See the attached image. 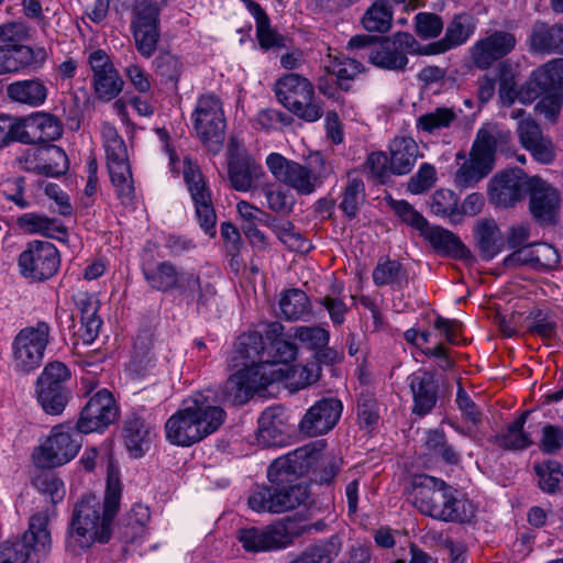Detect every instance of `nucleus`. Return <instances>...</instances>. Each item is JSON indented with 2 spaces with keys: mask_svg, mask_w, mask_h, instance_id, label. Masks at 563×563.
Listing matches in <instances>:
<instances>
[{
  "mask_svg": "<svg viewBox=\"0 0 563 563\" xmlns=\"http://www.w3.org/2000/svg\"><path fill=\"white\" fill-rule=\"evenodd\" d=\"M309 452L296 449L275 459L267 470L268 485L257 486L249 496L250 508L256 512L282 514L302 505L309 493L298 478L307 472Z\"/></svg>",
  "mask_w": 563,
  "mask_h": 563,
  "instance_id": "1",
  "label": "nucleus"
},
{
  "mask_svg": "<svg viewBox=\"0 0 563 563\" xmlns=\"http://www.w3.org/2000/svg\"><path fill=\"white\" fill-rule=\"evenodd\" d=\"M121 485L109 476L103 503L95 495L80 498L73 508L68 522L65 548L80 554L95 543L106 544L113 534V519L120 508Z\"/></svg>",
  "mask_w": 563,
  "mask_h": 563,
  "instance_id": "2",
  "label": "nucleus"
},
{
  "mask_svg": "<svg viewBox=\"0 0 563 563\" xmlns=\"http://www.w3.org/2000/svg\"><path fill=\"white\" fill-rule=\"evenodd\" d=\"M225 417L211 388L198 391L184 401L183 409L168 418L166 439L175 445L190 446L216 432Z\"/></svg>",
  "mask_w": 563,
  "mask_h": 563,
  "instance_id": "3",
  "label": "nucleus"
},
{
  "mask_svg": "<svg viewBox=\"0 0 563 563\" xmlns=\"http://www.w3.org/2000/svg\"><path fill=\"white\" fill-rule=\"evenodd\" d=\"M409 499L421 515L439 521L464 523L474 517L472 504L456 488L431 475L412 477Z\"/></svg>",
  "mask_w": 563,
  "mask_h": 563,
  "instance_id": "4",
  "label": "nucleus"
},
{
  "mask_svg": "<svg viewBox=\"0 0 563 563\" xmlns=\"http://www.w3.org/2000/svg\"><path fill=\"white\" fill-rule=\"evenodd\" d=\"M347 47L362 51L356 56L366 57L374 66L398 73L407 69L408 54L427 55L424 45L412 34L401 31L380 38L367 34L355 35L350 38Z\"/></svg>",
  "mask_w": 563,
  "mask_h": 563,
  "instance_id": "5",
  "label": "nucleus"
},
{
  "mask_svg": "<svg viewBox=\"0 0 563 563\" xmlns=\"http://www.w3.org/2000/svg\"><path fill=\"white\" fill-rule=\"evenodd\" d=\"M306 531L303 520L288 516L263 527H243L236 539L246 552L257 553L285 549Z\"/></svg>",
  "mask_w": 563,
  "mask_h": 563,
  "instance_id": "6",
  "label": "nucleus"
},
{
  "mask_svg": "<svg viewBox=\"0 0 563 563\" xmlns=\"http://www.w3.org/2000/svg\"><path fill=\"white\" fill-rule=\"evenodd\" d=\"M509 132L492 133L488 130H478L473 142L470 158L455 173L454 184L463 190L475 186L485 178L495 166V154L499 143H507Z\"/></svg>",
  "mask_w": 563,
  "mask_h": 563,
  "instance_id": "7",
  "label": "nucleus"
},
{
  "mask_svg": "<svg viewBox=\"0 0 563 563\" xmlns=\"http://www.w3.org/2000/svg\"><path fill=\"white\" fill-rule=\"evenodd\" d=\"M101 133L107 167L117 197L123 206H131L135 199V188L125 142L111 124H103Z\"/></svg>",
  "mask_w": 563,
  "mask_h": 563,
  "instance_id": "8",
  "label": "nucleus"
},
{
  "mask_svg": "<svg viewBox=\"0 0 563 563\" xmlns=\"http://www.w3.org/2000/svg\"><path fill=\"white\" fill-rule=\"evenodd\" d=\"M267 366L253 365L242 368L232 374L220 390H213L217 405L222 404L243 405L247 402L254 393L265 389L269 384L283 380L284 373L282 371H269Z\"/></svg>",
  "mask_w": 563,
  "mask_h": 563,
  "instance_id": "9",
  "label": "nucleus"
},
{
  "mask_svg": "<svg viewBox=\"0 0 563 563\" xmlns=\"http://www.w3.org/2000/svg\"><path fill=\"white\" fill-rule=\"evenodd\" d=\"M49 341L51 325L45 321L22 328L11 344L13 371L19 375H30L38 369Z\"/></svg>",
  "mask_w": 563,
  "mask_h": 563,
  "instance_id": "10",
  "label": "nucleus"
},
{
  "mask_svg": "<svg viewBox=\"0 0 563 563\" xmlns=\"http://www.w3.org/2000/svg\"><path fill=\"white\" fill-rule=\"evenodd\" d=\"M278 101L291 113L306 122H316L322 114V107L314 100L312 82L296 73H289L275 84Z\"/></svg>",
  "mask_w": 563,
  "mask_h": 563,
  "instance_id": "11",
  "label": "nucleus"
},
{
  "mask_svg": "<svg viewBox=\"0 0 563 563\" xmlns=\"http://www.w3.org/2000/svg\"><path fill=\"white\" fill-rule=\"evenodd\" d=\"M48 516L37 512L30 519L29 529L20 539L0 543V563H26L32 553L37 558L46 555L51 545L47 530Z\"/></svg>",
  "mask_w": 563,
  "mask_h": 563,
  "instance_id": "12",
  "label": "nucleus"
},
{
  "mask_svg": "<svg viewBox=\"0 0 563 563\" xmlns=\"http://www.w3.org/2000/svg\"><path fill=\"white\" fill-rule=\"evenodd\" d=\"M70 379L69 368L59 361L45 365L35 383V395L43 411L51 416L64 412L71 398V391L66 383Z\"/></svg>",
  "mask_w": 563,
  "mask_h": 563,
  "instance_id": "13",
  "label": "nucleus"
},
{
  "mask_svg": "<svg viewBox=\"0 0 563 563\" xmlns=\"http://www.w3.org/2000/svg\"><path fill=\"white\" fill-rule=\"evenodd\" d=\"M183 175L200 228L210 236H214L217 214L212 203V194L200 167L188 156L184 158Z\"/></svg>",
  "mask_w": 563,
  "mask_h": 563,
  "instance_id": "14",
  "label": "nucleus"
},
{
  "mask_svg": "<svg viewBox=\"0 0 563 563\" xmlns=\"http://www.w3.org/2000/svg\"><path fill=\"white\" fill-rule=\"evenodd\" d=\"M194 129L206 145H221L224 141L225 118L222 103L214 93L201 95L191 114Z\"/></svg>",
  "mask_w": 563,
  "mask_h": 563,
  "instance_id": "15",
  "label": "nucleus"
},
{
  "mask_svg": "<svg viewBox=\"0 0 563 563\" xmlns=\"http://www.w3.org/2000/svg\"><path fill=\"white\" fill-rule=\"evenodd\" d=\"M60 265L56 246L48 241H32L19 256L23 277L32 282H44L53 277Z\"/></svg>",
  "mask_w": 563,
  "mask_h": 563,
  "instance_id": "16",
  "label": "nucleus"
},
{
  "mask_svg": "<svg viewBox=\"0 0 563 563\" xmlns=\"http://www.w3.org/2000/svg\"><path fill=\"white\" fill-rule=\"evenodd\" d=\"M266 165L276 180L292 188L300 196L311 195L319 184V177L310 167L287 159L279 153L269 154Z\"/></svg>",
  "mask_w": 563,
  "mask_h": 563,
  "instance_id": "17",
  "label": "nucleus"
},
{
  "mask_svg": "<svg viewBox=\"0 0 563 563\" xmlns=\"http://www.w3.org/2000/svg\"><path fill=\"white\" fill-rule=\"evenodd\" d=\"M119 417V408L113 395L107 389H100L89 398L80 411L76 422L79 433L102 432Z\"/></svg>",
  "mask_w": 563,
  "mask_h": 563,
  "instance_id": "18",
  "label": "nucleus"
},
{
  "mask_svg": "<svg viewBox=\"0 0 563 563\" xmlns=\"http://www.w3.org/2000/svg\"><path fill=\"white\" fill-rule=\"evenodd\" d=\"M517 45L512 32L494 30L478 38L470 48L468 54L473 65L481 69H489L496 62L508 56Z\"/></svg>",
  "mask_w": 563,
  "mask_h": 563,
  "instance_id": "19",
  "label": "nucleus"
},
{
  "mask_svg": "<svg viewBox=\"0 0 563 563\" xmlns=\"http://www.w3.org/2000/svg\"><path fill=\"white\" fill-rule=\"evenodd\" d=\"M80 434L77 430L76 432L71 431L69 426L59 424L54 427L52 434L40 448L38 462L44 467H56L68 463L81 448Z\"/></svg>",
  "mask_w": 563,
  "mask_h": 563,
  "instance_id": "20",
  "label": "nucleus"
},
{
  "mask_svg": "<svg viewBox=\"0 0 563 563\" xmlns=\"http://www.w3.org/2000/svg\"><path fill=\"white\" fill-rule=\"evenodd\" d=\"M142 273L153 289L163 292L179 290L185 294L195 289L198 285V275L179 271L176 265L168 261L155 264L144 263Z\"/></svg>",
  "mask_w": 563,
  "mask_h": 563,
  "instance_id": "21",
  "label": "nucleus"
},
{
  "mask_svg": "<svg viewBox=\"0 0 563 563\" xmlns=\"http://www.w3.org/2000/svg\"><path fill=\"white\" fill-rule=\"evenodd\" d=\"M228 179L236 191H249L264 175L262 166L232 137L228 147Z\"/></svg>",
  "mask_w": 563,
  "mask_h": 563,
  "instance_id": "22",
  "label": "nucleus"
},
{
  "mask_svg": "<svg viewBox=\"0 0 563 563\" xmlns=\"http://www.w3.org/2000/svg\"><path fill=\"white\" fill-rule=\"evenodd\" d=\"M563 89V58L553 59L532 71L520 89V101L531 103L541 96L561 95Z\"/></svg>",
  "mask_w": 563,
  "mask_h": 563,
  "instance_id": "23",
  "label": "nucleus"
},
{
  "mask_svg": "<svg viewBox=\"0 0 563 563\" xmlns=\"http://www.w3.org/2000/svg\"><path fill=\"white\" fill-rule=\"evenodd\" d=\"M88 63L93 74L92 86L97 98L110 101L118 97L124 82L109 55L102 49H97L89 55Z\"/></svg>",
  "mask_w": 563,
  "mask_h": 563,
  "instance_id": "24",
  "label": "nucleus"
},
{
  "mask_svg": "<svg viewBox=\"0 0 563 563\" xmlns=\"http://www.w3.org/2000/svg\"><path fill=\"white\" fill-rule=\"evenodd\" d=\"M342 402L336 398H323L311 406L299 423L301 433L316 437L332 430L342 413Z\"/></svg>",
  "mask_w": 563,
  "mask_h": 563,
  "instance_id": "25",
  "label": "nucleus"
},
{
  "mask_svg": "<svg viewBox=\"0 0 563 563\" xmlns=\"http://www.w3.org/2000/svg\"><path fill=\"white\" fill-rule=\"evenodd\" d=\"M20 131L18 142L37 144L55 141L62 136L63 124L54 114L36 112L26 118H19Z\"/></svg>",
  "mask_w": 563,
  "mask_h": 563,
  "instance_id": "26",
  "label": "nucleus"
},
{
  "mask_svg": "<svg viewBox=\"0 0 563 563\" xmlns=\"http://www.w3.org/2000/svg\"><path fill=\"white\" fill-rule=\"evenodd\" d=\"M475 30L476 21L472 14H455L449 22L444 36L439 41L424 45V53L428 55H438L459 47L468 41Z\"/></svg>",
  "mask_w": 563,
  "mask_h": 563,
  "instance_id": "27",
  "label": "nucleus"
},
{
  "mask_svg": "<svg viewBox=\"0 0 563 563\" xmlns=\"http://www.w3.org/2000/svg\"><path fill=\"white\" fill-rule=\"evenodd\" d=\"M527 189L525 173L514 168L494 176L490 181V199L498 206L508 208L522 199Z\"/></svg>",
  "mask_w": 563,
  "mask_h": 563,
  "instance_id": "28",
  "label": "nucleus"
},
{
  "mask_svg": "<svg viewBox=\"0 0 563 563\" xmlns=\"http://www.w3.org/2000/svg\"><path fill=\"white\" fill-rule=\"evenodd\" d=\"M122 437L130 455L139 459L151 448L155 437L154 427L140 415L132 412L123 421Z\"/></svg>",
  "mask_w": 563,
  "mask_h": 563,
  "instance_id": "29",
  "label": "nucleus"
},
{
  "mask_svg": "<svg viewBox=\"0 0 563 563\" xmlns=\"http://www.w3.org/2000/svg\"><path fill=\"white\" fill-rule=\"evenodd\" d=\"M527 45L536 54H563V25L537 20L531 25Z\"/></svg>",
  "mask_w": 563,
  "mask_h": 563,
  "instance_id": "30",
  "label": "nucleus"
},
{
  "mask_svg": "<svg viewBox=\"0 0 563 563\" xmlns=\"http://www.w3.org/2000/svg\"><path fill=\"white\" fill-rule=\"evenodd\" d=\"M282 408L265 409L258 418L257 441L263 446H283L288 442V426Z\"/></svg>",
  "mask_w": 563,
  "mask_h": 563,
  "instance_id": "31",
  "label": "nucleus"
},
{
  "mask_svg": "<svg viewBox=\"0 0 563 563\" xmlns=\"http://www.w3.org/2000/svg\"><path fill=\"white\" fill-rule=\"evenodd\" d=\"M412 394V413L424 417L437 405L439 384L433 372L426 371L421 375L413 376L409 384Z\"/></svg>",
  "mask_w": 563,
  "mask_h": 563,
  "instance_id": "32",
  "label": "nucleus"
},
{
  "mask_svg": "<svg viewBox=\"0 0 563 563\" xmlns=\"http://www.w3.org/2000/svg\"><path fill=\"white\" fill-rule=\"evenodd\" d=\"M323 444L312 443L301 446L300 449H308L309 452V466L307 472L311 473V481L319 485H329L341 470L342 460L334 455L322 453Z\"/></svg>",
  "mask_w": 563,
  "mask_h": 563,
  "instance_id": "33",
  "label": "nucleus"
},
{
  "mask_svg": "<svg viewBox=\"0 0 563 563\" xmlns=\"http://www.w3.org/2000/svg\"><path fill=\"white\" fill-rule=\"evenodd\" d=\"M560 205V194L545 181L538 180L530 195V211L541 223H551Z\"/></svg>",
  "mask_w": 563,
  "mask_h": 563,
  "instance_id": "34",
  "label": "nucleus"
},
{
  "mask_svg": "<svg viewBox=\"0 0 563 563\" xmlns=\"http://www.w3.org/2000/svg\"><path fill=\"white\" fill-rule=\"evenodd\" d=\"M530 415L529 410H525L515 419L505 431L492 435L488 442L505 451H522L532 445V439L528 432L523 430L526 421Z\"/></svg>",
  "mask_w": 563,
  "mask_h": 563,
  "instance_id": "35",
  "label": "nucleus"
},
{
  "mask_svg": "<svg viewBox=\"0 0 563 563\" xmlns=\"http://www.w3.org/2000/svg\"><path fill=\"white\" fill-rule=\"evenodd\" d=\"M5 92L12 102L36 108L46 101L48 88L40 78H31L9 84Z\"/></svg>",
  "mask_w": 563,
  "mask_h": 563,
  "instance_id": "36",
  "label": "nucleus"
},
{
  "mask_svg": "<svg viewBox=\"0 0 563 563\" xmlns=\"http://www.w3.org/2000/svg\"><path fill=\"white\" fill-rule=\"evenodd\" d=\"M421 235L439 252L459 260L471 256V251L462 243L460 238L446 229L428 224Z\"/></svg>",
  "mask_w": 563,
  "mask_h": 563,
  "instance_id": "37",
  "label": "nucleus"
},
{
  "mask_svg": "<svg viewBox=\"0 0 563 563\" xmlns=\"http://www.w3.org/2000/svg\"><path fill=\"white\" fill-rule=\"evenodd\" d=\"M390 172L395 175H406L411 172L418 157V145L411 137H395L389 146Z\"/></svg>",
  "mask_w": 563,
  "mask_h": 563,
  "instance_id": "38",
  "label": "nucleus"
},
{
  "mask_svg": "<svg viewBox=\"0 0 563 563\" xmlns=\"http://www.w3.org/2000/svg\"><path fill=\"white\" fill-rule=\"evenodd\" d=\"M474 235L482 257L492 260L499 254L505 245V239L494 220H484L477 223Z\"/></svg>",
  "mask_w": 563,
  "mask_h": 563,
  "instance_id": "39",
  "label": "nucleus"
},
{
  "mask_svg": "<svg viewBox=\"0 0 563 563\" xmlns=\"http://www.w3.org/2000/svg\"><path fill=\"white\" fill-rule=\"evenodd\" d=\"M8 67L10 73L31 67L33 70L42 67L47 58L43 47L33 48L27 45H7Z\"/></svg>",
  "mask_w": 563,
  "mask_h": 563,
  "instance_id": "40",
  "label": "nucleus"
},
{
  "mask_svg": "<svg viewBox=\"0 0 563 563\" xmlns=\"http://www.w3.org/2000/svg\"><path fill=\"white\" fill-rule=\"evenodd\" d=\"M150 518L151 514L146 506L141 504L133 505L132 508L119 519V538L125 543L133 542L136 538L142 536Z\"/></svg>",
  "mask_w": 563,
  "mask_h": 563,
  "instance_id": "41",
  "label": "nucleus"
},
{
  "mask_svg": "<svg viewBox=\"0 0 563 563\" xmlns=\"http://www.w3.org/2000/svg\"><path fill=\"white\" fill-rule=\"evenodd\" d=\"M373 282L376 286H391L402 288L408 285V272L396 260L380 258L373 269Z\"/></svg>",
  "mask_w": 563,
  "mask_h": 563,
  "instance_id": "42",
  "label": "nucleus"
},
{
  "mask_svg": "<svg viewBox=\"0 0 563 563\" xmlns=\"http://www.w3.org/2000/svg\"><path fill=\"white\" fill-rule=\"evenodd\" d=\"M246 8L256 21V37L260 46L264 49L284 46V37L272 30L269 18L262 7L253 0H246Z\"/></svg>",
  "mask_w": 563,
  "mask_h": 563,
  "instance_id": "43",
  "label": "nucleus"
},
{
  "mask_svg": "<svg viewBox=\"0 0 563 563\" xmlns=\"http://www.w3.org/2000/svg\"><path fill=\"white\" fill-rule=\"evenodd\" d=\"M298 347L289 339L277 340L266 346L265 357H260L261 365L267 366V373L269 371H282L284 378L287 377V371L283 368H274L277 364H289L297 357Z\"/></svg>",
  "mask_w": 563,
  "mask_h": 563,
  "instance_id": "44",
  "label": "nucleus"
},
{
  "mask_svg": "<svg viewBox=\"0 0 563 563\" xmlns=\"http://www.w3.org/2000/svg\"><path fill=\"white\" fill-rule=\"evenodd\" d=\"M235 353L242 358L244 368L257 365L260 357L266 354L264 336L257 331L241 334L235 344Z\"/></svg>",
  "mask_w": 563,
  "mask_h": 563,
  "instance_id": "45",
  "label": "nucleus"
},
{
  "mask_svg": "<svg viewBox=\"0 0 563 563\" xmlns=\"http://www.w3.org/2000/svg\"><path fill=\"white\" fill-rule=\"evenodd\" d=\"M282 314L289 321H296L311 311L307 294L298 288H291L282 294L279 299Z\"/></svg>",
  "mask_w": 563,
  "mask_h": 563,
  "instance_id": "46",
  "label": "nucleus"
},
{
  "mask_svg": "<svg viewBox=\"0 0 563 563\" xmlns=\"http://www.w3.org/2000/svg\"><path fill=\"white\" fill-rule=\"evenodd\" d=\"M393 22V9L388 0H376L366 10L362 18V24L368 32L386 33Z\"/></svg>",
  "mask_w": 563,
  "mask_h": 563,
  "instance_id": "47",
  "label": "nucleus"
},
{
  "mask_svg": "<svg viewBox=\"0 0 563 563\" xmlns=\"http://www.w3.org/2000/svg\"><path fill=\"white\" fill-rule=\"evenodd\" d=\"M18 223L30 233H41L53 239H59V234L63 236L67 234L66 228L58 224L56 219L38 213H25L18 219Z\"/></svg>",
  "mask_w": 563,
  "mask_h": 563,
  "instance_id": "48",
  "label": "nucleus"
},
{
  "mask_svg": "<svg viewBox=\"0 0 563 563\" xmlns=\"http://www.w3.org/2000/svg\"><path fill=\"white\" fill-rule=\"evenodd\" d=\"M329 57L332 58L330 64L325 66V69L329 74L335 75L338 80V86L343 91H349L351 86L346 81L353 80L358 74L364 70L363 64L360 63L354 57H345V56H333L329 54Z\"/></svg>",
  "mask_w": 563,
  "mask_h": 563,
  "instance_id": "49",
  "label": "nucleus"
},
{
  "mask_svg": "<svg viewBox=\"0 0 563 563\" xmlns=\"http://www.w3.org/2000/svg\"><path fill=\"white\" fill-rule=\"evenodd\" d=\"M168 0H135L131 27H159V12Z\"/></svg>",
  "mask_w": 563,
  "mask_h": 563,
  "instance_id": "50",
  "label": "nucleus"
},
{
  "mask_svg": "<svg viewBox=\"0 0 563 563\" xmlns=\"http://www.w3.org/2000/svg\"><path fill=\"white\" fill-rule=\"evenodd\" d=\"M457 118V112L453 108L438 107L417 119V129L428 134H434L442 129H449Z\"/></svg>",
  "mask_w": 563,
  "mask_h": 563,
  "instance_id": "51",
  "label": "nucleus"
},
{
  "mask_svg": "<svg viewBox=\"0 0 563 563\" xmlns=\"http://www.w3.org/2000/svg\"><path fill=\"white\" fill-rule=\"evenodd\" d=\"M431 212L439 217H448L451 223L460 222L459 197L450 189H438L431 197Z\"/></svg>",
  "mask_w": 563,
  "mask_h": 563,
  "instance_id": "52",
  "label": "nucleus"
},
{
  "mask_svg": "<svg viewBox=\"0 0 563 563\" xmlns=\"http://www.w3.org/2000/svg\"><path fill=\"white\" fill-rule=\"evenodd\" d=\"M426 448L435 457L441 459L444 463L456 465L460 461L459 453L448 442L444 431L431 429L427 432Z\"/></svg>",
  "mask_w": 563,
  "mask_h": 563,
  "instance_id": "53",
  "label": "nucleus"
},
{
  "mask_svg": "<svg viewBox=\"0 0 563 563\" xmlns=\"http://www.w3.org/2000/svg\"><path fill=\"white\" fill-rule=\"evenodd\" d=\"M365 201V185L363 180L358 178L349 179L343 192L342 199L339 205L340 209L350 219H354L360 207Z\"/></svg>",
  "mask_w": 563,
  "mask_h": 563,
  "instance_id": "54",
  "label": "nucleus"
},
{
  "mask_svg": "<svg viewBox=\"0 0 563 563\" xmlns=\"http://www.w3.org/2000/svg\"><path fill=\"white\" fill-rule=\"evenodd\" d=\"M153 65L155 74L159 76L164 82H169L174 89H177L179 78L184 70V64L179 57L169 52H163L155 57Z\"/></svg>",
  "mask_w": 563,
  "mask_h": 563,
  "instance_id": "55",
  "label": "nucleus"
},
{
  "mask_svg": "<svg viewBox=\"0 0 563 563\" xmlns=\"http://www.w3.org/2000/svg\"><path fill=\"white\" fill-rule=\"evenodd\" d=\"M527 330L542 339H551L556 333V322L549 311L533 309L526 318Z\"/></svg>",
  "mask_w": 563,
  "mask_h": 563,
  "instance_id": "56",
  "label": "nucleus"
},
{
  "mask_svg": "<svg viewBox=\"0 0 563 563\" xmlns=\"http://www.w3.org/2000/svg\"><path fill=\"white\" fill-rule=\"evenodd\" d=\"M294 339L298 340L303 346L313 352L319 347L328 345L330 340V333L324 328L312 325V327H296L294 329Z\"/></svg>",
  "mask_w": 563,
  "mask_h": 563,
  "instance_id": "57",
  "label": "nucleus"
},
{
  "mask_svg": "<svg viewBox=\"0 0 563 563\" xmlns=\"http://www.w3.org/2000/svg\"><path fill=\"white\" fill-rule=\"evenodd\" d=\"M357 420L361 428H371L379 420V407L375 396L363 391L357 399Z\"/></svg>",
  "mask_w": 563,
  "mask_h": 563,
  "instance_id": "58",
  "label": "nucleus"
},
{
  "mask_svg": "<svg viewBox=\"0 0 563 563\" xmlns=\"http://www.w3.org/2000/svg\"><path fill=\"white\" fill-rule=\"evenodd\" d=\"M152 349V335L147 332L139 334L134 343L131 361L135 372L141 373L152 364L154 361Z\"/></svg>",
  "mask_w": 563,
  "mask_h": 563,
  "instance_id": "59",
  "label": "nucleus"
},
{
  "mask_svg": "<svg viewBox=\"0 0 563 563\" xmlns=\"http://www.w3.org/2000/svg\"><path fill=\"white\" fill-rule=\"evenodd\" d=\"M33 485L42 495L48 496L54 505L65 496L64 483L53 473H41L34 477Z\"/></svg>",
  "mask_w": 563,
  "mask_h": 563,
  "instance_id": "60",
  "label": "nucleus"
},
{
  "mask_svg": "<svg viewBox=\"0 0 563 563\" xmlns=\"http://www.w3.org/2000/svg\"><path fill=\"white\" fill-rule=\"evenodd\" d=\"M539 477L540 488L549 494H554L561 485V465L555 461L544 462L534 466Z\"/></svg>",
  "mask_w": 563,
  "mask_h": 563,
  "instance_id": "61",
  "label": "nucleus"
},
{
  "mask_svg": "<svg viewBox=\"0 0 563 563\" xmlns=\"http://www.w3.org/2000/svg\"><path fill=\"white\" fill-rule=\"evenodd\" d=\"M443 30V21L440 15L431 12H419L415 16V32L423 38H435Z\"/></svg>",
  "mask_w": 563,
  "mask_h": 563,
  "instance_id": "62",
  "label": "nucleus"
},
{
  "mask_svg": "<svg viewBox=\"0 0 563 563\" xmlns=\"http://www.w3.org/2000/svg\"><path fill=\"white\" fill-rule=\"evenodd\" d=\"M137 52L145 58L153 56L161 37L159 27H132Z\"/></svg>",
  "mask_w": 563,
  "mask_h": 563,
  "instance_id": "63",
  "label": "nucleus"
},
{
  "mask_svg": "<svg viewBox=\"0 0 563 563\" xmlns=\"http://www.w3.org/2000/svg\"><path fill=\"white\" fill-rule=\"evenodd\" d=\"M390 207L402 222L418 230L420 234L429 224L428 220L405 200H391Z\"/></svg>",
  "mask_w": 563,
  "mask_h": 563,
  "instance_id": "64",
  "label": "nucleus"
}]
</instances>
